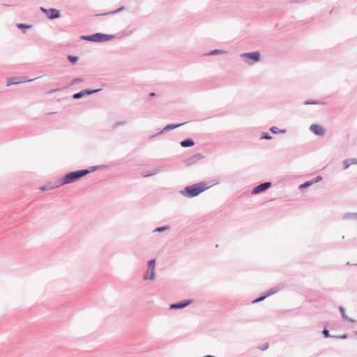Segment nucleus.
Instances as JSON below:
<instances>
[{
	"instance_id": "nucleus-13",
	"label": "nucleus",
	"mask_w": 357,
	"mask_h": 357,
	"mask_svg": "<svg viewBox=\"0 0 357 357\" xmlns=\"http://www.w3.org/2000/svg\"><path fill=\"white\" fill-rule=\"evenodd\" d=\"M191 301H183L179 303H174L170 305L171 310H177L182 309L185 307L188 306L190 303H191Z\"/></svg>"
},
{
	"instance_id": "nucleus-26",
	"label": "nucleus",
	"mask_w": 357,
	"mask_h": 357,
	"mask_svg": "<svg viewBox=\"0 0 357 357\" xmlns=\"http://www.w3.org/2000/svg\"><path fill=\"white\" fill-rule=\"evenodd\" d=\"M126 123V121H116L113 124V128H115L118 126L125 125Z\"/></svg>"
},
{
	"instance_id": "nucleus-39",
	"label": "nucleus",
	"mask_w": 357,
	"mask_h": 357,
	"mask_svg": "<svg viewBox=\"0 0 357 357\" xmlns=\"http://www.w3.org/2000/svg\"><path fill=\"white\" fill-rule=\"evenodd\" d=\"M204 357H215V356H211V355H206V356H205Z\"/></svg>"
},
{
	"instance_id": "nucleus-10",
	"label": "nucleus",
	"mask_w": 357,
	"mask_h": 357,
	"mask_svg": "<svg viewBox=\"0 0 357 357\" xmlns=\"http://www.w3.org/2000/svg\"><path fill=\"white\" fill-rule=\"evenodd\" d=\"M310 130L318 136H323L325 134V130L318 124H312Z\"/></svg>"
},
{
	"instance_id": "nucleus-21",
	"label": "nucleus",
	"mask_w": 357,
	"mask_h": 357,
	"mask_svg": "<svg viewBox=\"0 0 357 357\" xmlns=\"http://www.w3.org/2000/svg\"><path fill=\"white\" fill-rule=\"evenodd\" d=\"M130 33H131V31H124L123 33H116V35H113L112 38H122L123 36L130 35Z\"/></svg>"
},
{
	"instance_id": "nucleus-30",
	"label": "nucleus",
	"mask_w": 357,
	"mask_h": 357,
	"mask_svg": "<svg viewBox=\"0 0 357 357\" xmlns=\"http://www.w3.org/2000/svg\"><path fill=\"white\" fill-rule=\"evenodd\" d=\"M272 137L267 132H264L262 135L261 139H271Z\"/></svg>"
},
{
	"instance_id": "nucleus-16",
	"label": "nucleus",
	"mask_w": 357,
	"mask_h": 357,
	"mask_svg": "<svg viewBox=\"0 0 357 357\" xmlns=\"http://www.w3.org/2000/svg\"><path fill=\"white\" fill-rule=\"evenodd\" d=\"M195 144V142L191 139H187L181 142V145L183 147H190L192 146Z\"/></svg>"
},
{
	"instance_id": "nucleus-12",
	"label": "nucleus",
	"mask_w": 357,
	"mask_h": 357,
	"mask_svg": "<svg viewBox=\"0 0 357 357\" xmlns=\"http://www.w3.org/2000/svg\"><path fill=\"white\" fill-rule=\"evenodd\" d=\"M100 89H96V90H82L78 93H76L75 94H73V98H75V99H79V98H81L84 96H85L86 95H91L92 93H94L97 91H99Z\"/></svg>"
},
{
	"instance_id": "nucleus-40",
	"label": "nucleus",
	"mask_w": 357,
	"mask_h": 357,
	"mask_svg": "<svg viewBox=\"0 0 357 357\" xmlns=\"http://www.w3.org/2000/svg\"><path fill=\"white\" fill-rule=\"evenodd\" d=\"M150 96H155V93H151L150 94Z\"/></svg>"
},
{
	"instance_id": "nucleus-11",
	"label": "nucleus",
	"mask_w": 357,
	"mask_h": 357,
	"mask_svg": "<svg viewBox=\"0 0 357 357\" xmlns=\"http://www.w3.org/2000/svg\"><path fill=\"white\" fill-rule=\"evenodd\" d=\"M185 123H179V124H168L167 126H166L160 132L155 134V135H153L152 136H151V138H153L156 135H160V134H164L165 132H169V130H173L174 128H178L180 126H181L182 125H183Z\"/></svg>"
},
{
	"instance_id": "nucleus-6",
	"label": "nucleus",
	"mask_w": 357,
	"mask_h": 357,
	"mask_svg": "<svg viewBox=\"0 0 357 357\" xmlns=\"http://www.w3.org/2000/svg\"><path fill=\"white\" fill-rule=\"evenodd\" d=\"M202 158H203V156H202V154H200V153H195V154L190 156L189 158H186L185 160H184L183 161V163L186 167H190V166H192V165L196 164L197 162H198Z\"/></svg>"
},
{
	"instance_id": "nucleus-25",
	"label": "nucleus",
	"mask_w": 357,
	"mask_h": 357,
	"mask_svg": "<svg viewBox=\"0 0 357 357\" xmlns=\"http://www.w3.org/2000/svg\"><path fill=\"white\" fill-rule=\"evenodd\" d=\"M342 164L344 166V169H347L351 165V163H350L349 159H345L344 160H343Z\"/></svg>"
},
{
	"instance_id": "nucleus-9",
	"label": "nucleus",
	"mask_w": 357,
	"mask_h": 357,
	"mask_svg": "<svg viewBox=\"0 0 357 357\" xmlns=\"http://www.w3.org/2000/svg\"><path fill=\"white\" fill-rule=\"evenodd\" d=\"M33 79H26L25 77H11L7 79L6 85L10 86L13 84H17L22 82H31Z\"/></svg>"
},
{
	"instance_id": "nucleus-24",
	"label": "nucleus",
	"mask_w": 357,
	"mask_h": 357,
	"mask_svg": "<svg viewBox=\"0 0 357 357\" xmlns=\"http://www.w3.org/2000/svg\"><path fill=\"white\" fill-rule=\"evenodd\" d=\"M68 60L70 62H71L73 63H76L78 61V57L75 56L69 55V56H68Z\"/></svg>"
},
{
	"instance_id": "nucleus-23",
	"label": "nucleus",
	"mask_w": 357,
	"mask_h": 357,
	"mask_svg": "<svg viewBox=\"0 0 357 357\" xmlns=\"http://www.w3.org/2000/svg\"><path fill=\"white\" fill-rule=\"evenodd\" d=\"M168 229H169V226H163V227H161L155 228L153 230V232H162V231H166V230H168Z\"/></svg>"
},
{
	"instance_id": "nucleus-42",
	"label": "nucleus",
	"mask_w": 357,
	"mask_h": 357,
	"mask_svg": "<svg viewBox=\"0 0 357 357\" xmlns=\"http://www.w3.org/2000/svg\"><path fill=\"white\" fill-rule=\"evenodd\" d=\"M356 334H357V333H356Z\"/></svg>"
},
{
	"instance_id": "nucleus-22",
	"label": "nucleus",
	"mask_w": 357,
	"mask_h": 357,
	"mask_svg": "<svg viewBox=\"0 0 357 357\" xmlns=\"http://www.w3.org/2000/svg\"><path fill=\"white\" fill-rule=\"evenodd\" d=\"M313 184L312 180L310 181H306L305 183L301 184L300 186H299V188L300 189H305L310 185H312Z\"/></svg>"
},
{
	"instance_id": "nucleus-27",
	"label": "nucleus",
	"mask_w": 357,
	"mask_h": 357,
	"mask_svg": "<svg viewBox=\"0 0 357 357\" xmlns=\"http://www.w3.org/2000/svg\"><path fill=\"white\" fill-rule=\"evenodd\" d=\"M54 188H56V186H49V185H43L42 187L40 188V190L42 191H45V190H50V189H53Z\"/></svg>"
},
{
	"instance_id": "nucleus-14",
	"label": "nucleus",
	"mask_w": 357,
	"mask_h": 357,
	"mask_svg": "<svg viewBox=\"0 0 357 357\" xmlns=\"http://www.w3.org/2000/svg\"><path fill=\"white\" fill-rule=\"evenodd\" d=\"M163 169V167L161 166V167H158L157 168H155V169H153L150 171H149L147 173H142V176L144 177H148V176H153V175H155L156 174L162 172Z\"/></svg>"
},
{
	"instance_id": "nucleus-35",
	"label": "nucleus",
	"mask_w": 357,
	"mask_h": 357,
	"mask_svg": "<svg viewBox=\"0 0 357 357\" xmlns=\"http://www.w3.org/2000/svg\"><path fill=\"white\" fill-rule=\"evenodd\" d=\"M123 9V6H122V7H121V8H119L115 10H113L112 13L114 14V13H119V11H121Z\"/></svg>"
},
{
	"instance_id": "nucleus-4",
	"label": "nucleus",
	"mask_w": 357,
	"mask_h": 357,
	"mask_svg": "<svg viewBox=\"0 0 357 357\" xmlns=\"http://www.w3.org/2000/svg\"><path fill=\"white\" fill-rule=\"evenodd\" d=\"M240 56L244 59V61L249 64L252 65L260 60V53L259 52H252L248 53H243Z\"/></svg>"
},
{
	"instance_id": "nucleus-32",
	"label": "nucleus",
	"mask_w": 357,
	"mask_h": 357,
	"mask_svg": "<svg viewBox=\"0 0 357 357\" xmlns=\"http://www.w3.org/2000/svg\"><path fill=\"white\" fill-rule=\"evenodd\" d=\"M320 104L319 101H305V105H318Z\"/></svg>"
},
{
	"instance_id": "nucleus-29",
	"label": "nucleus",
	"mask_w": 357,
	"mask_h": 357,
	"mask_svg": "<svg viewBox=\"0 0 357 357\" xmlns=\"http://www.w3.org/2000/svg\"><path fill=\"white\" fill-rule=\"evenodd\" d=\"M267 297V296L265 294L264 296H261L255 300H254L252 301V303H258V302H260V301H262L263 300H264Z\"/></svg>"
},
{
	"instance_id": "nucleus-17",
	"label": "nucleus",
	"mask_w": 357,
	"mask_h": 357,
	"mask_svg": "<svg viewBox=\"0 0 357 357\" xmlns=\"http://www.w3.org/2000/svg\"><path fill=\"white\" fill-rule=\"evenodd\" d=\"M342 218L357 220V213H347L343 215Z\"/></svg>"
},
{
	"instance_id": "nucleus-1",
	"label": "nucleus",
	"mask_w": 357,
	"mask_h": 357,
	"mask_svg": "<svg viewBox=\"0 0 357 357\" xmlns=\"http://www.w3.org/2000/svg\"><path fill=\"white\" fill-rule=\"evenodd\" d=\"M96 167H92L91 169H82L75 172H70L66 174L61 180H59L57 181L56 187H59L63 185L74 183L75 181L79 180L82 176H84L86 174H89L90 172L94 171Z\"/></svg>"
},
{
	"instance_id": "nucleus-15",
	"label": "nucleus",
	"mask_w": 357,
	"mask_h": 357,
	"mask_svg": "<svg viewBox=\"0 0 357 357\" xmlns=\"http://www.w3.org/2000/svg\"><path fill=\"white\" fill-rule=\"evenodd\" d=\"M339 310L341 313V315H342V318L344 319V320H346V321H348L349 322H354L355 321L353 319H351V318H349L346 313H345V310L344 308L342 307V306H340L339 307Z\"/></svg>"
},
{
	"instance_id": "nucleus-41",
	"label": "nucleus",
	"mask_w": 357,
	"mask_h": 357,
	"mask_svg": "<svg viewBox=\"0 0 357 357\" xmlns=\"http://www.w3.org/2000/svg\"><path fill=\"white\" fill-rule=\"evenodd\" d=\"M57 91V89L52 90L51 92H54V91Z\"/></svg>"
},
{
	"instance_id": "nucleus-28",
	"label": "nucleus",
	"mask_w": 357,
	"mask_h": 357,
	"mask_svg": "<svg viewBox=\"0 0 357 357\" xmlns=\"http://www.w3.org/2000/svg\"><path fill=\"white\" fill-rule=\"evenodd\" d=\"M17 26L19 29H29V28L31 27V25H28V24H17Z\"/></svg>"
},
{
	"instance_id": "nucleus-34",
	"label": "nucleus",
	"mask_w": 357,
	"mask_h": 357,
	"mask_svg": "<svg viewBox=\"0 0 357 357\" xmlns=\"http://www.w3.org/2000/svg\"><path fill=\"white\" fill-rule=\"evenodd\" d=\"M349 162L351 164H357V160L355 159V158H351V159H349Z\"/></svg>"
},
{
	"instance_id": "nucleus-18",
	"label": "nucleus",
	"mask_w": 357,
	"mask_h": 357,
	"mask_svg": "<svg viewBox=\"0 0 357 357\" xmlns=\"http://www.w3.org/2000/svg\"><path fill=\"white\" fill-rule=\"evenodd\" d=\"M270 130L274 133V134H278V133H284L286 132L285 130H280L277 127L273 126L270 128Z\"/></svg>"
},
{
	"instance_id": "nucleus-20",
	"label": "nucleus",
	"mask_w": 357,
	"mask_h": 357,
	"mask_svg": "<svg viewBox=\"0 0 357 357\" xmlns=\"http://www.w3.org/2000/svg\"><path fill=\"white\" fill-rule=\"evenodd\" d=\"M224 53H226L225 51L224 50H214L213 51H211L208 55H210V56H213V55H216V54H224Z\"/></svg>"
},
{
	"instance_id": "nucleus-7",
	"label": "nucleus",
	"mask_w": 357,
	"mask_h": 357,
	"mask_svg": "<svg viewBox=\"0 0 357 357\" xmlns=\"http://www.w3.org/2000/svg\"><path fill=\"white\" fill-rule=\"evenodd\" d=\"M40 10L43 13H45L47 17L50 20L59 18L61 16L60 12L54 8L46 9L41 7Z\"/></svg>"
},
{
	"instance_id": "nucleus-37",
	"label": "nucleus",
	"mask_w": 357,
	"mask_h": 357,
	"mask_svg": "<svg viewBox=\"0 0 357 357\" xmlns=\"http://www.w3.org/2000/svg\"><path fill=\"white\" fill-rule=\"evenodd\" d=\"M347 337V334H344L342 336L339 337V338H341V339H346Z\"/></svg>"
},
{
	"instance_id": "nucleus-36",
	"label": "nucleus",
	"mask_w": 357,
	"mask_h": 357,
	"mask_svg": "<svg viewBox=\"0 0 357 357\" xmlns=\"http://www.w3.org/2000/svg\"><path fill=\"white\" fill-rule=\"evenodd\" d=\"M82 81V79H75L73 81V84H78V83L81 82Z\"/></svg>"
},
{
	"instance_id": "nucleus-8",
	"label": "nucleus",
	"mask_w": 357,
	"mask_h": 357,
	"mask_svg": "<svg viewBox=\"0 0 357 357\" xmlns=\"http://www.w3.org/2000/svg\"><path fill=\"white\" fill-rule=\"evenodd\" d=\"M271 186V182H264L263 183L259 184V185L256 186L253 188L252 191V194L257 195L259 193H261L267 189H268Z\"/></svg>"
},
{
	"instance_id": "nucleus-3",
	"label": "nucleus",
	"mask_w": 357,
	"mask_h": 357,
	"mask_svg": "<svg viewBox=\"0 0 357 357\" xmlns=\"http://www.w3.org/2000/svg\"><path fill=\"white\" fill-rule=\"evenodd\" d=\"M81 39L84 40H89L92 42H104L112 39L111 34H104L97 33L89 36H82L80 37Z\"/></svg>"
},
{
	"instance_id": "nucleus-19",
	"label": "nucleus",
	"mask_w": 357,
	"mask_h": 357,
	"mask_svg": "<svg viewBox=\"0 0 357 357\" xmlns=\"http://www.w3.org/2000/svg\"><path fill=\"white\" fill-rule=\"evenodd\" d=\"M280 289V287H273L268 290V291L266 294V295L268 296L275 294Z\"/></svg>"
},
{
	"instance_id": "nucleus-31",
	"label": "nucleus",
	"mask_w": 357,
	"mask_h": 357,
	"mask_svg": "<svg viewBox=\"0 0 357 357\" xmlns=\"http://www.w3.org/2000/svg\"><path fill=\"white\" fill-rule=\"evenodd\" d=\"M321 180H322V177L321 176H318L316 178L312 179V183L314 184V183H317V182H319V181H320Z\"/></svg>"
},
{
	"instance_id": "nucleus-38",
	"label": "nucleus",
	"mask_w": 357,
	"mask_h": 357,
	"mask_svg": "<svg viewBox=\"0 0 357 357\" xmlns=\"http://www.w3.org/2000/svg\"><path fill=\"white\" fill-rule=\"evenodd\" d=\"M268 344H266L264 345V347L261 348L262 350H265L268 348Z\"/></svg>"
},
{
	"instance_id": "nucleus-2",
	"label": "nucleus",
	"mask_w": 357,
	"mask_h": 357,
	"mask_svg": "<svg viewBox=\"0 0 357 357\" xmlns=\"http://www.w3.org/2000/svg\"><path fill=\"white\" fill-rule=\"evenodd\" d=\"M206 183L199 182L198 183L185 187L181 193L187 197H194L208 189Z\"/></svg>"
},
{
	"instance_id": "nucleus-33",
	"label": "nucleus",
	"mask_w": 357,
	"mask_h": 357,
	"mask_svg": "<svg viewBox=\"0 0 357 357\" xmlns=\"http://www.w3.org/2000/svg\"><path fill=\"white\" fill-rule=\"evenodd\" d=\"M322 333L326 337H331L328 330L324 328Z\"/></svg>"
},
{
	"instance_id": "nucleus-5",
	"label": "nucleus",
	"mask_w": 357,
	"mask_h": 357,
	"mask_svg": "<svg viewBox=\"0 0 357 357\" xmlns=\"http://www.w3.org/2000/svg\"><path fill=\"white\" fill-rule=\"evenodd\" d=\"M155 259H151L148 262L147 270L144 274L143 279L144 280H153L155 278Z\"/></svg>"
}]
</instances>
